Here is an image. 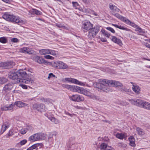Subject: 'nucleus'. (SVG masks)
I'll return each instance as SVG.
<instances>
[{
	"label": "nucleus",
	"mask_w": 150,
	"mask_h": 150,
	"mask_svg": "<svg viewBox=\"0 0 150 150\" xmlns=\"http://www.w3.org/2000/svg\"><path fill=\"white\" fill-rule=\"evenodd\" d=\"M113 14L115 17H117L124 22L126 19V18L122 16L118 13H113Z\"/></svg>",
	"instance_id": "2f4dec72"
},
{
	"label": "nucleus",
	"mask_w": 150,
	"mask_h": 150,
	"mask_svg": "<svg viewBox=\"0 0 150 150\" xmlns=\"http://www.w3.org/2000/svg\"><path fill=\"white\" fill-rule=\"evenodd\" d=\"M14 106V104L12 103L10 105H7L1 107L2 110H12Z\"/></svg>",
	"instance_id": "6ab92c4d"
},
{
	"label": "nucleus",
	"mask_w": 150,
	"mask_h": 150,
	"mask_svg": "<svg viewBox=\"0 0 150 150\" xmlns=\"http://www.w3.org/2000/svg\"><path fill=\"white\" fill-rule=\"evenodd\" d=\"M69 98L71 100L75 102H82L84 100V98L82 96L77 94L69 96Z\"/></svg>",
	"instance_id": "423d86ee"
},
{
	"label": "nucleus",
	"mask_w": 150,
	"mask_h": 150,
	"mask_svg": "<svg viewBox=\"0 0 150 150\" xmlns=\"http://www.w3.org/2000/svg\"><path fill=\"white\" fill-rule=\"evenodd\" d=\"M106 29L111 31L112 33H115V31L114 29L110 27H108L106 28Z\"/></svg>",
	"instance_id": "3c124183"
},
{
	"label": "nucleus",
	"mask_w": 150,
	"mask_h": 150,
	"mask_svg": "<svg viewBox=\"0 0 150 150\" xmlns=\"http://www.w3.org/2000/svg\"><path fill=\"white\" fill-rule=\"evenodd\" d=\"M11 41L13 42H18V39L16 38H13L11 39Z\"/></svg>",
	"instance_id": "864d4df0"
},
{
	"label": "nucleus",
	"mask_w": 150,
	"mask_h": 150,
	"mask_svg": "<svg viewBox=\"0 0 150 150\" xmlns=\"http://www.w3.org/2000/svg\"><path fill=\"white\" fill-rule=\"evenodd\" d=\"M40 100L42 101L44 103L48 102L49 101V100L48 99L46 98H44L43 97L41 98H40Z\"/></svg>",
	"instance_id": "09e8293b"
},
{
	"label": "nucleus",
	"mask_w": 150,
	"mask_h": 150,
	"mask_svg": "<svg viewBox=\"0 0 150 150\" xmlns=\"http://www.w3.org/2000/svg\"><path fill=\"white\" fill-rule=\"evenodd\" d=\"M108 146L106 143H103L100 146V149L105 150V149L107 148Z\"/></svg>",
	"instance_id": "a19ab883"
},
{
	"label": "nucleus",
	"mask_w": 150,
	"mask_h": 150,
	"mask_svg": "<svg viewBox=\"0 0 150 150\" xmlns=\"http://www.w3.org/2000/svg\"><path fill=\"white\" fill-rule=\"evenodd\" d=\"M132 89L133 91L136 93L137 94H139L140 93V87L139 86L137 85H133Z\"/></svg>",
	"instance_id": "7c9ffc66"
},
{
	"label": "nucleus",
	"mask_w": 150,
	"mask_h": 150,
	"mask_svg": "<svg viewBox=\"0 0 150 150\" xmlns=\"http://www.w3.org/2000/svg\"><path fill=\"white\" fill-rule=\"evenodd\" d=\"M101 41L103 42H106L107 41V40L105 38H100Z\"/></svg>",
	"instance_id": "e2e57ef3"
},
{
	"label": "nucleus",
	"mask_w": 150,
	"mask_h": 150,
	"mask_svg": "<svg viewBox=\"0 0 150 150\" xmlns=\"http://www.w3.org/2000/svg\"><path fill=\"white\" fill-rule=\"evenodd\" d=\"M111 37L112 38H110V39L113 42L118 44L120 46L122 45V42L120 39L117 38L115 36H112Z\"/></svg>",
	"instance_id": "412c9836"
},
{
	"label": "nucleus",
	"mask_w": 150,
	"mask_h": 150,
	"mask_svg": "<svg viewBox=\"0 0 150 150\" xmlns=\"http://www.w3.org/2000/svg\"><path fill=\"white\" fill-rule=\"evenodd\" d=\"M44 57L47 59H54V57L52 56H51L50 55H45L44 56Z\"/></svg>",
	"instance_id": "8fccbe9b"
},
{
	"label": "nucleus",
	"mask_w": 150,
	"mask_h": 150,
	"mask_svg": "<svg viewBox=\"0 0 150 150\" xmlns=\"http://www.w3.org/2000/svg\"><path fill=\"white\" fill-rule=\"evenodd\" d=\"M105 150H115L111 146H108L107 148Z\"/></svg>",
	"instance_id": "680f3d73"
},
{
	"label": "nucleus",
	"mask_w": 150,
	"mask_h": 150,
	"mask_svg": "<svg viewBox=\"0 0 150 150\" xmlns=\"http://www.w3.org/2000/svg\"><path fill=\"white\" fill-rule=\"evenodd\" d=\"M142 106L141 108L150 110V103L149 102L143 101Z\"/></svg>",
	"instance_id": "cd10ccee"
},
{
	"label": "nucleus",
	"mask_w": 150,
	"mask_h": 150,
	"mask_svg": "<svg viewBox=\"0 0 150 150\" xmlns=\"http://www.w3.org/2000/svg\"><path fill=\"white\" fill-rule=\"evenodd\" d=\"M48 118L52 122H54L55 124H57L59 123L58 120L54 117H48Z\"/></svg>",
	"instance_id": "79ce46f5"
},
{
	"label": "nucleus",
	"mask_w": 150,
	"mask_h": 150,
	"mask_svg": "<svg viewBox=\"0 0 150 150\" xmlns=\"http://www.w3.org/2000/svg\"><path fill=\"white\" fill-rule=\"evenodd\" d=\"M93 25L89 21H85L82 22V28L86 30H89L93 28Z\"/></svg>",
	"instance_id": "0eeeda50"
},
{
	"label": "nucleus",
	"mask_w": 150,
	"mask_h": 150,
	"mask_svg": "<svg viewBox=\"0 0 150 150\" xmlns=\"http://www.w3.org/2000/svg\"><path fill=\"white\" fill-rule=\"evenodd\" d=\"M130 91V90H129V89H127L125 87H123L122 88H121V91H125V92H129Z\"/></svg>",
	"instance_id": "6e6d98bb"
},
{
	"label": "nucleus",
	"mask_w": 150,
	"mask_h": 150,
	"mask_svg": "<svg viewBox=\"0 0 150 150\" xmlns=\"http://www.w3.org/2000/svg\"><path fill=\"white\" fill-rule=\"evenodd\" d=\"M18 74H19L18 72V71H17L15 72H10L8 74V77L11 79L14 80V83H15V82L18 79Z\"/></svg>",
	"instance_id": "9d476101"
},
{
	"label": "nucleus",
	"mask_w": 150,
	"mask_h": 150,
	"mask_svg": "<svg viewBox=\"0 0 150 150\" xmlns=\"http://www.w3.org/2000/svg\"><path fill=\"white\" fill-rule=\"evenodd\" d=\"M109 7L110 9L113 12H119L120 11V10L118 8L112 4H109Z\"/></svg>",
	"instance_id": "5701e85b"
},
{
	"label": "nucleus",
	"mask_w": 150,
	"mask_h": 150,
	"mask_svg": "<svg viewBox=\"0 0 150 150\" xmlns=\"http://www.w3.org/2000/svg\"><path fill=\"white\" fill-rule=\"evenodd\" d=\"M36 144H38V146H37V148L38 149V148H40L41 147H42L43 145L42 143H37Z\"/></svg>",
	"instance_id": "052dcab7"
},
{
	"label": "nucleus",
	"mask_w": 150,
	"mask_h": 150,
	"mask_svg": "<svg viewBox=\"0 0 150 150\" xmlns=\"http://www.w3.org/2000/svg\"><path fill=\"white\" fill-rule=\"evenodd\" d=\"M65 87L67 88L74 92H76L78 86H71L68 85H65Z\"/></svg>",
	"instance_id": "b1692460"
},
{
	"label": "nucleus",
	"mask_w": 150,
	"mask_h": 150,
	"mask_svg": "<svg viewBox=\"0 0 150 150\" xmlns=\"http://www.w3.org/2000/svg\"><path fill=\"white\" fill-rule=\"evenodd\" d=\"M3 18L7 21L17 23H21L23 22L22 20L19 17L13 15L9 14L7 13H5L4 14Z\"/></svg>",
	"instance_id": "7ed1b4c3"
},
{
	"label": "nucleus",
	"mask_w": 150,
	"mask_h": 150,
	"mask_svg": "<svg viewBox=\"0 0 150 150\" xmlns=\"http://www.w3.org/2000/svg\"><path fill=\"white\" fill-rule=\"evenodd\" d=\"M56 25L59 28H62L63 27V26L61 24L57 23L56 24Z\"/></svg>",
	"instance_id": "0e129e2a"
},
{
	"label": "nucleus",
	"mask_w": 150,
	"mask_h": 150,
	"mask_svg": "<svg viewBox=\"0 0 150 150\" xmlns=\"http://www.w3.org/2000/svg\"><path fill=\"white\" fill-rule=\"evenodd\" d=\"M88 96H89L90 98L93 99H98V97L92 94H91L90 92V94Z\"/></svg>",
	"instance_id": "49530a36"
},
{
	"label": "nucleus",
	"mask_w": 150,
	"mask_h": 150,
	"mask_svg": "<svg viewBox=\"0 0 150 150\" xmlns=\"http://www.w3.org/2000/svg\"><path fill=\"white\" fill-rule=\"evenodd\" d=\"M135 30L138 33H139L140 35H142L145 33V32L138 25V27L136 28Z\"/></svg>",
	"instance_id": "c9c22d12"
},
{
	"label": "nucleus",
	"mask_w": 150,
	"mask_h": 150,
	"mask_svg": "<svg viewBox=\"0 0 150 150\" xmlns=\"http://www.w3.org/2000/svg\"><path fill=\"white\" fill-rule=\"evenodd\" d=\"M124 22L126 24L129 25L131 26L134 27L135 28H136L137 27H138V25H136L134 23L131 22V21L129 20L128 19L126 18V19L125 20Z\"/></svg>",
	"instance_id": "c756f323"
},
{
	"label": "nucleus",
	"mask_w": 150,
	"mask_h": 150,
	"mask_svg": "<svg viewBox=\"0 0 150 150\" xmlns=\"http://www.w3.org/2000/svg\"><path fill=\"white\" fill-rule=\"evenodd\" d=\"M3 1L6 3L9 4L11 2V0H2Z\"/></svg>",
	"instance_id": "338daca9"
},
{
	"label": "nucleus",
	"mask_w": 150,
	"mask_h": 150,
	"mask_svg": "<svg viewBox=\"0 0 150 150\" xmlns=\"http://www.w3.org/2000/svg\"><path fill=\"white\" fill-rule=\"evenodd\" d=\"M12 83H8L5 85L4 87V90L6 92L10 91L13 88Z\"/></svg>",
	"instance_id": "4be33fe9"
},
{
	"label": "nucleus",
	"mask_w": 150,
	"mask_h": 150,
	"mask_svg": "<svg viewBox=\"0 0 150 150\" xmlns=\"http://www.w3.org/2000/svg\"><path fill=\"white\" fill-rule=\"evenodd\" d=\"M101 32L104 36L108 38H109L110 36V34L104 29H102Z\"/></svg>",
	"instance_id": "4c0bfd02"
},
{
	"label": "nucleus",
	"mask_w": 150,
	"mask_h": 150,
	"mask_svg": "<svg viewBox=\"0 0 150 150\" xmlns=\"http://www.w3.org/2000/svg\"><path fill=\"white\" fill-rule=\"evenodd\" d=\"M103 140L104 141L107 142L109 141V139L108 138V137L105 136L103 138Z\"/></svg>",
	"instance_id": "69168bd1"
},
{
	"label": "nucleus",
	"mask_w": 150,
	"mask_h": 150,
	"mask_svg": "<svg viewBox=\"0 0 150 150\" xmlns=\"http://www.w3.org/2000/svg\"><path fill=\"white\" fill-rule=\"evenodd\" d=\"M115 136L116 137L121 139L125 138L126 137L125 133L122 134V133H117L116 134Z\"/></svg>",
	"instance_id": "473e14b6"
},
{
	"label": "nucleus",
	"mask_w": 150,
	"mask_h": 150,
	"mask_svg": "<svg viewBox=\"0 0 150 150\" xmlns=\"http://www.w3.org/2000/svg\"><path fill=\"white\" fill-rule=\"evenodd\" d=\"M112 25L115 27L118 28L120 29L125 30L127 31H131V30L126 27L125 26H122L121 25H118L117 24H112Z\"/></svg>",
	"instance_id": "a878e982"
},
{
	"label": "nucleus",
	"mask_w": 150,
	"mask_h": 150,
	"mask_svg": "<svg viewBox=\"0 0 150 150\" xmlns=\"http://www.w3.org/2000/svg\"><path fill=\"white\" fill-rule=\"evenodd\" d=\"M50 49H42L40 50L39 51L40 54L41 55H45L49 54Z\"/></svg>",
	"instance_id": "f704fd0d"
},
{
	"label": "nucleus",
	"mask_w": 150,
	"mask_h": 150,
	"mask_svg": "<svg viewBox=\"0 0 150 150\" xmlns=\"http://www.w3.org/2000/svg\"><path fill=\"white\" fill-rule=\"evenodd\" d=\"M117 146L120 148H126L127 146V145L126 144L122 142H120L118 143Z\"/></svg>",
	"instance_id": "37998d69"
},
{
	"label": "nucleus",
	"mask_w": 150,
	"mask_h": 150,
	"mask_svg": "<svg viewBox=\"0 0 150 150\" xmlns=\"http://www.w3.org/2000/svg\"><path fill=\"white\" fill-rule=\"evenodd\" d=\"M53 66L55 68L61 69H66L68 68V66L63 62L57 61L54 62Z\"/></svg>",
	"instance_id": "39448f33"
},
{
	"label": "nucleus",
	"mask_w": 150,
	"mask_h": 150,
	"mask_svg": "<svg viewBox=\"0 0 150 150\" xmlns=\"http://www.w3.org/2000/svg\"><path fill=\"white\" fill-rule=\"evenodd\" d=\"M34 60L35 62L40 64H45L47 63L43 58L38 56L35 57Z\"/></svg>",
	"instance_id": "f3484780"
},
{
	"label": "nucleus",
	"mask_w": 150,
	"mask_h": 150,
	"mask_svg": "<svg viewBox=\"0 0 150 150\" xmlns=\"http://www.w3.org/2000/svg\"><path fill=\"white\" fill-rule=\"evenodd\" d=\"M10 125V123L8 121H6L2 125L0 132L1 134L3 133L6 129L9 127Z\"/></svg>",
	"instance_id": "dca6fc26"
},
{
	"label": "nucleus",
	"mask_w": 150,
	"mask_h": 150,
	"mask_svg": "<svg viewBox=\"0 0 150 150\" xmlns=\"http://www.w3.org/2000/svg\"><path fill=\"white\" fill-rule=\"evenodd\" d=\"M39 135V140L44 139L46 137V134L42 133H38Z\"/></svg>",
	"instance_id": "e433bc0d"
},
{
	"label": "nucleus",
	"mask_w": 150,
	"mask_h": 150,
	"mask_svg": "<svg viewBox=\"0 0 150 150\" xmlns=\"http://www.w3.org/2000/svg\"><path fill=\"white\" fill-rule=\"evenodd\" d=\"M21 86L22 87L23 89H26L27 88V86L25 85L21 84Z\"/></svg>",
	"instance_id": "774afa93"
},
{
	"label": "nucleus",
	"mask_w": 150,
	"mask_h": 150,
	"mask_svg": "<svg viewBox=\"0 0 150 150\" xmlns=\"http://www.w3.org/2000/svg\"><path fill=\"white\" fill-rule=\"evenodd\" d=\"M109 81L106 79H99L98 82L96 83L97 87L107 92L110 90L108 86H111L109 85Z\"/></svg>",
	"instance_id": "f03ea898"
},
{
	"label": "nucleus",
	"mask_w": 150,
	"mask_h": 150,
	"mask_svg": "<svg viewBox=\"0 0 150 150\" xmlns=\"http://www.w3.org/2000/svg\"><path fill=\"white\" fill-rule=\"evenodd\" d=\"M0 42L2 43H6L7 42V39L5 37L0 38Z\"/></svg>",
	"instance_id": "a18cd8bd"
},
{
	"label": "nucleus",
	"mask_w": 150,
	"mask_h": 150,
	"mask_svg": "<svg viewBox=\"0 0 150 150\" xmlns=\"http://www.w3.org/2000/svg\"><path fill=\"white\" fill-rule=\"evenodd\" d=\"M26 128H23L20 130V132L22 134H24L27 132Z\"/></svg>",
	"instance_id": "de8ad7c7"
},
{
	"label": "nucleus",
	"mask_w": 150,
	"mask_h": 150,
	"mask_svg": "<svg viewBox=\"0 0 150 150\" xmlns=\"http://www.w3.org/2000/svg\"><path fill=\"white\" fill-rule=\"evenodd\" d=\"M38 133L35 134L30 136L28 138V140L30 142H35L39 140Z\"/></svg>",
	"instance_id": "aec40b11"
},
{
	"label": "nucleus",
	"mask_w": 150,
	"mask_h": 150,
	"mask_svg": "<svg viewBox=\"0 0 150 150\" xmlns=\"http://www.w3.org/2000/svg\"><path fill=\"white\" fill-rule=\"evenodd\" d=\"M136 130L137 134L140 136L142 137L145 136L146 134L145 131L140 127H136Z\"/></svg>",
	"instance_id": "a211bd4d"
},
{
	"label": "nucleus",
	"mask_w": 150,
	"mask_h": 150,
	"mask_svg": "<svg viewBox=\"0 0 150 150\" xmlns=\"http://www.w3.org/2000/svg\"><path fill=\"white\" fill-rule=\"evenodd\" d=\"M49 54H51L55 57H57L58 55L57 51L50 49L49 51Z\"/></svg>",
	"instance_id": "58836bf2"
},
{
	"label": "nucleus",
	"mask_w": 150,
	"mask_h": 150,
	"mask_svg": "<svg viewBox=\"0 0 150 150\" xmlns=\"http://www.w3.org/2000/svg\"><path fill=\"white\" fill-rule=\"evenodd\" d=\"M13 104H14V106L16 105L19 108H22L25 106H28V104L21 101L16 102L14 103H13Z\"/></svg>",
	"instance_id": "393cba45"
},
{
	"label": "nucleus",
	"mask_w": 150,
	"mask_h": 150,
	"mask_svg": "<svg viewBox=\"0 0 150 150\" xmlns=\"http://www.w3.org/2000/svg\"><path fill=\"white\" fill-rule=\"evenodd\" d=\"M27 142V140L26 139H23L20 142V144L21 145H23L25 144Z\"/></svg>",
	"instance_id": "4d7b16f0"
},
{
	"label": "nucleus",
	"mask_w": 150,
	"mask_h": 150,
	"mask_svg": "<svg viewBox=\"0 0 150 150\" xmlns=\"http://www.w3.org/2000/svg\"><path fill=\"white\" fill-rule=\"evenodd\" d=\"M65 80L69 82H71L72 83L77 84L81 86H84L85 84L84 83L81 82L78 80L74 79L71 78H66Z\"/></svg>",
	"instance_id": "ddd939ff"
},
{
	"label": "nucleus",
	"mask_w": 150,
	"mask_h": 150,
	"mask_svg": "<svg viewBox=\"0 0 150 150\" xmlns=\"http://www.w3.org/2000/svg\"><path fill=\"white\" fill-rule=\"evenodd\" d=\"M79 93L83 94L88 96L89 95L90 92L83 88L78 86L76 91Z\"/></svg>",
	"instance_id": "2eb2a0df"
},
{
	"label": "nucleus",
	"mask_w": 150,
	"mask_h": 150,
	"mask_svg": "<svg viewBox=\"0 0 150 150\" xmlns=\"http://www.w3.org/2000/svg\"><path fill=\"white\" fill-rule=\"evenodd\" d=\"M13 135V132L11 131L10 130L8 134L7 137H9L10 136H12Z\"/></svg>",
	"instance_id": "bf43d9fd"
},
{
	"label": "nucleus",
	"mask_w": 150,
	"mask_h": 150,
	"mask_svg": "<svg viewBox=\"0 0 150 150\" xmlns=\"http://www.w3.org/2000/svg\"><path fill=\"white\" fill-rule=\"evenodd\" d=\"M109 81V85L111 86L119 87L122 86V83L118 81L112 80Z\"/></svg>",
	"instance_id": "4468645a"
},
{
	"label": "nucleus",
	"mask_w": 150,
	"mask_h": 150,
	"mask_svg": "<svg viewBox=\"0 0 150 150\" xmlns=\"http://www.w3.org/2000/svg\"><path fill=\"white\" fill-rule=\"evenodd\" d=\"M20 51L21 52L27 53L29 54H32L34 53V51L31 48L28 47H25L20 49Z\"/></svg>",
	"instance_id": "f8f14e48"
},
{
	"label": "nucleus",
	"mask_w": 150,
	"mask_h": 150,
	"mask_svg": "<svg viewBox=\"0 0 150 150\" xmlns=\"http://www.w3.org/2000/svg\"><path fill=\"white\" fill-rule=\"evenodd\" d=\"M89 30L88 36L90 39H92L96 37L99 31V27L97 25H96Z\"/></svg>",
	"instance_id": "20e7f679"
},
{
	"label": "nucleus",
	"mask_w": 150,
	"mask_h": 150,
	"mask_svg": "<svg viewBox=\"0 0 150 150\" xmlns=\"http://www.w3.org/2000/svg\"><path fill=\"white\" fill-rule=\"evenodd\" d=\"M55 77L56 78H57V77H56L52 73H50L49 74L48 79H50V78Z\"/></svg>",
	"instance_id": "603ef678"
},
{
	"label": "nucleus",
	"mask_w": 150,
	"mask_h": 150,
	"mask_svg": "<svg viewBox=\"0 0 150 150\" xmlns=\"http://www.w3.org/2000/svg\"><path fill=\"white\" fill-rule=\"evenodd\" d=\"M19 74H18V79L15 82L16 83H24L26 84H32L34 82L33 80L29 78H26L27 76V74L25 72L22 70L18 71Z\"/></svg>",
	"instance_id": "f257e3e1"
},
{
	"label": "nucleus",
	"mask_w": 150,
	"mask_h": 150,
	"mask_svg": "<svg viewBox=\"0 0 150 150\" xmlns=\"http://www.w3.org/2000/svg\"><path fill=\"white\" fill-rule=\"evenodd\" d=\"M45 107V105L42 103L39 104L35 103L33 105V108L34 110L40 112H42L43 111Z\"/></svg>",
	"instance_id": "6e6552de"
},
{
	"label": "nucleus",
	"mask_w": 150,
	"mask_h": 150,
	"mask_svg": "<svg viewBox=\"0 0 150 150\" xmlns=\"http://www.w3.org/2000/svg\"><path fill=\"white\" fill-rule=\"evenodd\" d=\"M129 145L133 147L135 146V139L134 138L132 137H130L129 139Z\"/></svg>",
	"instance_id": "72a5a7b5"
},
{
	"label": "nucleus",
	"mask_w": 150,
	"mask_h": 150,
	"mask_svg": "<svg viewBox=\"0 0 150 150\" xmlns=\"http://www.w3.org/2000/svg\"><path fill=\"white\" fill-rule=\"evenodd\" d=\"M57 134V133L56 132H53L50 133L48 136V141L52 142L53 140V137H55Z\"/></svg>",
	"instance_id": "bb28decb"
},
{
	"label": "nucleus",
	"mask_w": 150,
	"mask_h": 150,
	"mask_svg": "<svg viewBox=\"0 0 150 150\" xmlns=\"http://www.w3.org/2000/svg\"><path fill=\"white\" fill-rule=\"evenodd\" d=\"M8 81V79L5 77H0V84H3L5 83Z\"/></svg>",
	"instance_id": "ea45409f"
},
{
	"label": "nucleus",
	"mask_w": 150,
	"mask_h": 150,
	"mask_svg": "<svg viewBox=\"0 0 150 150\" xmlns=\"http://www.w3.org/2000/svg\"><path fill=\"white\" fill-rule=\"evenodd\" d=\"M27 131H31L33 130V127L30 126H27L26 128H25Z\"/></svg>",
	"instance_id": "5fc2aeb1"
},
{
	"label": "nucleus",
	"mask_w": 150,
	"mask_h": 150,
	"mask_svg": "<svg viewBox=\"0 0 150 150\" xmlns=\"http://www.w3.org/2000/svg\"><path fill=\"white\" fill-rule=\"evenodd\" d=\"M38 144H35L33 145H32L31 146L33 149H38L37 148V146Z\"/></svg>",
	"instance_id": "13d9d810"
},
{
	"label": "nucleus",
	"mask_w": 150,
	"mask_h": 150,
	"mask_svg": "<svg viewBox=\"0 0 150 150\" xmlns=\"http://www.w3.org/2000/svg\"><path fill=\"white\" fill-rule=\"evenodd\" d=\"M13 62L12 61H7L0 63V67L4 69L11 68L13 67Z\"/></svg>",
	"instance_id": "1a4fd4ad"
},
{
	"label": "nucleus",
	"mask_w": 150,
	"mask_h": 150,
	"mask_svg": "<svg viewBox=\"0 0 150 150\" xmlns=\"http://www.w3.org/2000/svg\"><path fill=\"white\" fill-rule=\"evenodd\" d=\"M32 12L33 13L37 15H40L42 14L41 12L35 9H33Z\"/></svg>",
	"instance_id": "c03bdc74"
},
{
	"label": "nucleus",
	"mask_w": 150,
	"mask_h": 150,
	"mask_svg": "<svg viewBox=\"0 0 150 150\" xmlns=\"http://www.w3.org/2000/svg\"><path fill=\"white\" fill-rule=\"evenodd\" d=\"M129 102L131 103L140 108L142 107L143 100H142L137 99H131L129 100Z\"/></svg>",
	"instance_id": "9b49d317"
},
{
	"label": "nucleus",
	"mask_w": 150,
	"mask_h": 150,
	"mask_svg": "<svg viewBox=\"0 0 150 150\" xmlns=\"http://www.w3.org/2000/svg\"><path fill=\"white\" fill-rule=\"evenodd\" d=\"M73 7L76 9H78L80 11H82V9L80 7V6L78 3L77 2L73 1L72 2Z\"/></svg>",
	"instance_id": "c85d7f7f"
}]
</instances>
